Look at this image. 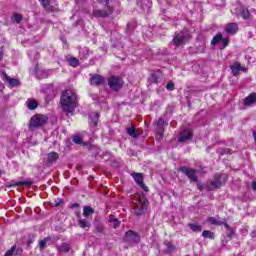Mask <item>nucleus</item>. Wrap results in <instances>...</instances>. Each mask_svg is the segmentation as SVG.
I'll use <instances>...</instances> for the list:
<instances>
[{
  "label": "nucleus",
  "instance_id": "ea45409f",
  "mask_svg": "<svg viewBox=\"0 0 256 256\" xmlns=\"http://www.w3.org/2000/svg\"><path fill=\"white\" fill-rule=\"evenodd\" d=\"M224 45V47H227L229 45V39L227 38H222V41H221Z\"/></svg>",
  "mask_w": 256,
  "mask_h": 256
},
{
  "label": "nucleus",
  "instance_id": "cd10ccee",
  "mask_svg": "<svg viewBox=\"0 0 256 256\" xmlns=\"http://www.w3.org/2000/svg\"><path fill=\"white\" fill-rule=\"evenodd\" d=\"M149 83H159V74L152 73L151 76L148 78Z\"/></svg>",
  "mask_w": 256,
  "mask_h": 256
},
{
  "label": "nucleus",
  "instance_id": "39448f33",
  "mask_svg": "<svg viewBox=\"0 0 256 256\" xmlns=\"http://www.w3.org/2000/svg\"><path fill=\"white\" fill-rule=\"evenodd\" d=\"M189 33L187 32H180L175 35V37L172 40L173 45H176V47H181V45H185L187 41H189Z\"/></svg>",
  "mask_w": 256,
  "mask_h": 256
},
{
  "label": "nucleus",
  "instance_id": "09e8293b",
  "mask_svg": "<svg viewBox=\"0 0 256 256\" xmlns=\"http://www.w3.org/2000/svg\"><path fill=\"white\" fill-rule=\"evenodd\" d=\"M1 173H2V172H1V170H0V177H1Z\"/></svg>",
  "mask_w": 256,
  "mask_h": 256
},
{
  "label": "nucleus",
  "instance_id": "20e7f679",
  "mask_svg": "<svg viewBox=\"0 0 256 256\" xmlns=\"http://www.w3.org/2000/svg\"><path fill=\"white\" fill-rule=\"evenodd\" d=\"M124 241L130 245H137L141 241V236L133 230H128L125 233Z\"/></svg>",
  "mask_w": 256,
  "mask_h": 256
},
{
  "label": "nucleus",
  "instance_id": "c9c22d12",
  "mask_svg": "<svg viewBox=\"0 0 256 256\" xmlns=\"http://www.w3.org/2000/svg\"><path fill=\"white\" fill-rule=\"evenodd\" d=\"M47 241H49V238H44L43 240H41V241L39 242V248H40L41 250L45 249V245H47Z\"/></svg>",
  "mask_w": 256,
  "mask_h": 256
},
{
  "label": "nucleus",
  "instance_id": "49530a36",
  "mask_svg": "<svg viewBox=\"0 0 256 256\" xmlns=\"http://www.w3.org/2000/svg\"><path fill=\"white\" fill-rule=\"evenodd\" d=\"M72 207H79V204L78 203H74V204H72Z\"/></svg>",
  "mask_w": 256,
  "mask_h": 256
},
{
  "label": "nucleus",
  "instance_id": "0eeeda50",
  "mask_svg": "<svg viewBox=\"0 0 256 256\" xmlns=\"http://www.w3.org/2000/svg\"><path fill=\"white\" fill-rule=\"evenodd\" d=\"M47 123V116L35 115L30 120V127H41Z\"/></svg>",
  "mask_w": 256,
  "mask_h": 256
},
{
  "label": "nucleus",
  "instance_id": "79ce46f5",
  "mask_svg": "<svg viewBox=\"0 0 256 256\" xmlns=\"http://www.w3.org/2000/svg\"><path fill=\"white\" fill-rule=\"evenodd\" d=\"M97 1L98 3H105V4L109 3V0H97Z\"/></svg>",
  "mask_w": 256,
  "mask_h": 256
},
{
  "label": "nucleus",
  "instance_id": "1a4fd4ad",
  "mask_svg": "<svg viewBox=\"0 0 256 256\" xmlns=\"http://www.w3.org/2000/svg\"><path fill=\"white\" fill-rule=\"evenodd\" d=\"M132 177L135 180V182L137 183V185H139V187H141V189H143L144 191H149V188L147 186H145V183H143V174L133 173Z\"/></svg>",
  "mask_w": 256,
  "mask_h": 256
},
{
  "label": "nucleus",
  "instance_id": "f3484780",
  "mask_svg": "<svg viewBox=\"0 0 256 256\" xmlns=\"http://www.w3.org/2000/svg\"><path fill=\"white\" fill-rule=\"evenodd\" d=\"M4 79L10 85V87H19V80L11 78L8 75L4 74Z\"/></svg>",
  "mask_w": 256,
  "mask_h": 256
},
{
  "label": "nucleus",
  "instance_id": "6ab92c4d",
  "mask_svg": "<svg viewBox=\"0 0 256 256\" xmlns=\"http://www.w3.org/2000/svg\"><path fill=\"white\" fill-rule=\"evenodd\" d=\"M239 15L243 17V19H249L251 17V13H249V9L245 7H240L239 8Z\"/></svg>",
  "mask_w": 256,
  "mask_h": 256
},
{
  "label": "nucleus",
  "instance_id": "5701e85b",
  "mask_svg": "<svg viewBox=\"0 0 256 256\" xmlns=\"http://www.w3.org/2000/svg\"><path fill=\"white\" fill-rule=\"evenodd\" d=\"M59 159V154L57 152H50L48 154V163H55Z\"/></svg>",
  "mask_w": 256,
  "mask_h": 256
},
{
  "label": "nucleus",
  "instance_id": "4be33fe9",
  "mask_svg": "<svg viewBox=\"0 0 256 256\" xmlns=\"http://www.w3.org/2000/svg\"><path fill=\"white\" fill-rule=\"evenodd\" d=\"M79 57L81 60L87 59L89 57V48L84 47L79 51Z\"/></svg>",
  "mask_w": 256,
  "mask_h": 256
},
{
  "label": "nucleus",
  "instance_id": "9b49d317",
  "mask_svg": "<svg viewBox=\"0 0 256 256\" xmlns=\"http://www.w3.org/2000/svg\"><path fill=\"white\" fill-rule=\"evenodd\" d=\"M193 137V132L191 130H184L180 133V136L178 138L179 143H185L186 141H189Z\"/></svg>",
  "mask_w": 256,
  "mask_h": 256
},
{
  "label": "nucleus",
  "instance_id": "a18cd8bd",
  "mask_svg": "<svg viewBox=\"0 0 256 256\" xmlns=\"http://www.w3.org/2000/svg\"><path fill=\"white\" fill-rule=\"evenodd\" d=\"M198 189H199L200 191H203V186H201V185L198 184Z\"/></svg>",
  "mask_w": 256,
  "mask_h": 256
},
{
  "label": "nucleus",
  "instance_id": "4468645a",
  "mask_svg": "<svg viewBox=\"0 0 256 256\" xmlns=\"http://www.w3.org/2000/svg\"><path fill=\"white\" fill-rule=\"evenodd\" d=\"M126 133L132 137V139H139V135H141V133H139V131L137 129H135L134 126L128 127L126 129Z\"/></svg>",
  "mask_w": 256,
  "mask_h": 256
},
{
  "label": "nucleus",
  "instance_id": "b1692460",
  "mask_svg": "<svg viewBox=\"0 0 256 256\" xmlns=\"http://www.w3.org/2000/svg\"><path fill=\"white\" fill-rule=\"evenodd\" d=\"M95 213V210L89 206H85L83 209V216L89 217V215H93Z\"/></svg>",
  "mask_w": 256,
  "mask_h": 256
},
{
  "label": "nucleus",
  "instance_id": "de8ad7c7",
  "mask_svg": "<svg viewBox=\"0 0 256 256\" xmlns=\"http://www.w3.org/2000/svg\"><path fill=\"white\" fill-rule=\"evenodd\" d=\"M253 136H254V141L256 143V132H253Z\"/></svg>",
  "mask_w": 256,
  "mask_h": 256
},
{
  "label": "nucleus",
  "instance_id": "37998d69",
  "mask_svg": "<svg viewBox=\"0 0 256 256\" xmlns=\"http://www.w3.org/2000/svg\"><path fill=\"white\" fill-rule=\"evenodd\" d=\"M252 189L253 191H256V181L252 182Z\"/></svg>",
  "mask_w": 256,
  "mask_h": 256
},
{
  "label": "nucleus",
  "instance_id": "c03bdc74",
  "mask_svg": "<svg viewBox=\"0 0 256 256\" xmlns=\"http://www.w3.org/2000/svg\"><path fill=\"white\" fill-rule=\"evenodd\" d=\"M222 225H224V227H226V229H230L229 224H227V222H222Z\"/></svg>",
  "mask_w": 256,
  "mask_h": 256
},
{
  "label": "nucleus",
  "instance_id": "2f4dec72",
  "mask_svg": "<svg viewBox=\"0 0 256 256\" xmlns=\"http://www.w3.org/2000/svg\"><path fill=\"white\" fill-rule=\"evenodd\" d=\"M28 109H30L31 111L37 109V101L35 100L28 101Z\"/></svg>",
  "mask_w": 256,
  "mask_h": 256
},
{
  "label": "nucleus",
  "instance_id": "473e14b6",
  "mask_svg": "<svg viewBox=\"0 0 256 256\" xmlns=\"http://www.w3.org/2000/svg\"><path fill=\"white\" fill-rule=\"evenodd\" d=\"M190 229L192 231H195L196 233H201V231H202L201 226L198 224H190Z\"/></svg>",
  "mask_w": 256,
  "mask_h": 256
},
{
  "label": "nucleus",
  "instance_id": "f8f14e48",
  "mask_svg": "<svg viewBox=\"0 0 256 256\" xmlns=\"http://www.w3.org/2000/svg\"><path fill=\"white\" fill-rule=\"evenodd\" d=\"M230 69L232 71V75H234L235 77H237V75H239V71H247V69H245V67L241 66V64L239 62H234L230 66Z\"/></svg>",
  "mask_w": 256,
  "mask_h": 256
},
{
  "label": "nucleus",
  "instance_id": "4c0bfd02",
  "mask_svg": "<svg viewBox=\"0 0 256 256\" xmlns=\"http://www.w3.org/2000/svg\"><path fill=\"white\" fill-rule=\"evenodd\" d=\"M166 89H167V91H173V89H175V84L173 82H169L166 85Z\"/></svg>",
  "mask_w": 256,
  "mask_h": 256
},
{
  "label": "nucleus",
  "instance_id": "a19ab883",
  "mask_svg": "<svg viewBox=\"0 0 256 256\" xmlns=\"http://www.w3.org/2000/svg\"><path fill=\"white\" fill-rule=\"evenodd\" d=\"M163 123H165V120H163V118H159L158 125H163Z\"/></svg>",
  "mask_w": 256,
  "mask_h": 256
},
{
  "label": "nucleus",
  "instance_id": "a878e982",
  "mask_svg": "<svg viewBox=\"0 0 256 256\" xmlns=\"http://www.w3.org/2000/svg\"><path fill=\"white\" fill-rule=\"evenodd\" d=\"M208 223H211V225H223V221L215 218V217H209L207 219Z\"/></svg>",
  "mask_w": 256,
  "mask_h": 256
},
{
  "label": "nucleus",
  "instance_id": "412c9836",
  "mask_svg": "<svg viewBox=\"0 0 256 256\" xmlns=\"http://www.w3.org/2000/svg\"><path fill=\"white\" fill-rule=\"evenodd\" d=\"M59 253H69L71 251V246L67 243H62L60 246H58Z\"/></svg>",
  "mask_w": 256,
  "mask_h": 256
},
{
  "label": "nucleus",
  "instance_id": "f704fd0d",
  "mask_svg": "<svg viewBox=\"0 0 256 256\" xmlns=\"http://www.w3.org/2000/svg\"><path fill=\"white\" fill-rule=\"evenodd\" d=\"M110 223H112V227L114 229H117V227H119L121 225V222H119V220L117 218L110 220Z\"/></svg>",
  "mask_w": 256,
  "mask_h": 256
},
{
  "label": "nucleus",
  "instance_id": "c756f323",
  "mask_svg": "<svg viewBox=\"0 0 256 256\" xmlns=\"http://www.w3.org/2000/svg\"><path fill=\"white\" fill-rule=\"evenodd\" d=\"M72 141L76 145H83V138H81V136H73Z\"/></svg>",
  "mask_w": 256,
  "mask_h": 256
},
{
  "label": "nucleus",
  "instance_id": "f257e3e1",
  "mask_svg": "<svg viewBox=\"0 0 256 256\" xmlns=\"http://www.w3.org/2000/svg\"><path fill=\"white\" fill-rule=\"evenodd\" d=\"M60 103L63 111L66 113H73L77 107V94L73 90L64 91Z\"/></svg>",
  "mask_w": 256,
  "mask_h": 256
},
{
  "label": "nucleus",
  "instance_id": "7ed1b4c3",
  "mask_svg": "<svg viewBox=\"0 0 256 256\" xmlns=\"http://www.w3.org/2000/svg\"><path fill=\"white\" fill-rule=\"evenodd\" d=\"M227 181V174H220L214 177L213 181L208 182V189H220V187Z\"/></svg>",
  "mask_w": 256,
  "mask_h": 256
},
{
  "label": "nucleus",
  "instance_id": "72a5a7b5",
  "mask_svg": "<svg viewBox=\"0 0 256 256\" xmlns=\"http://www.w3.org/2000/svg\"><path fill=\"white\" fill-rule=\"evenodd\" d=\"M12 21H15V23H21V21H23V16H21V14H14Z\"/></svg>",
  "mask_w": 256,
  "mask_h": 256
},
{
  "label": "nucleus",
  "instance_id": "7c9ffc66",
  "mask_svg": "<svg viewBox=\"0 0 256 256\" xmlns=\"http://www.w3.org/2000/svg\"><path fill=\"white\" fill-rule=\"evenodd\" d=\"M23 185H29V182L28 181H19V182H16L15 184H10V185H7V187H23Z\"/></svg>",
  "mask_w": 256,
  "mask_h": 256
},
{
  "label": "nucleus",
  "instance_id": "bb28decb",
  "mask_svg": "<svg viewBox=\"0 0 256 256\" xmlns=\"http://www.w3.org/2000/svg\"><path fill=\"white\" fill-rule=\"evenodd\" d=\"M202 237L205 239H215V234L209 230H204L202 233Z\"/></svg>",
  "mask_w": 256,
  "mask_h": 256
},
{
  "label": "nucleus",
  "instance_id": "423d86ee",
  "mask_svg": "<svg viewBox=\"0 0 256 256\" xmlns=\"http://www.w3.org/2000/svg\"><path fill=\"white\" fill-rule=\"evenodd\" d=\"M123 79L117 77V76H110L108 78V85L112 91H119L121 87H123Z\"/></svg>",
  "mask_w": 256,
  "mask_h": 256
},
{
  "label": "nucleus",
  "instance_id": "ddd939ff",
  "mask_svg": "<svg viewBox=\"0 0 256 256\" xmlns=\"http://www.w3.org/2000/svg\"><path fill=\"white\" fill-rule=\"evenodd\" d=\"M91 85H96L99 87V85H103L105 83V78L99 74H95L90 79Z\"/></svg>",
  "mask_w": 256,
  "mask_h": 256
},
{
  "label": "nucleus",
  "instance_id": "58836bf2",
  "mask_svg": "<svg viewBox=\"0 0 256 256\" xmlns=\"http://www.w3.org/2000/svg\"><path fill=\"white\" fill-rule=\"evenodd\" d=\"M41 5H43L44 7H49V0H39Z\"/></svg>",
  "mask_w": 256,
  "mask_h": 256
},
{
  "label": "nucleus",
  "instance_id": "9d476101",
  "mask_svg": "<svg viewBox=\"0 0 256 256\" xmlns=\"http://www.w3.org/2000/svg\"><path fill=\"white\" fill-rule=\"evenodd\" d=\"M225 31L228 35H235L237 31H239V25H237L235 22L228 23L226 25Z\"/></svg>",
  "mask_w": 256,
  "mask_h": 256
},
{
  "label": "nucleus",
  "instance_id": "6e6552de",
  "mask_svg": "<svg viewBox=\"0 0 256 256\" xmlns=\"http://www.w3.org/2000/svg\"><path fill=\"white\" fill-rule=\"evenodd\" d=\"M180 171L184 173V175H186L191 182L196 183L197 172L195 171V169L188 168L187 166H182L180 167Z\"/></svg>",
  "mask_w": 256,
  "mask_h": 256
},
{
  "label": "nucleus",
  "instance_id": "393cba45",
  "mask_svg": "<svg viewBox=\"0 0 256 256\" xmlns=\"http://www.w3.org/2000/svg\"><path fill=\"white\" fill-rule=\"evenodd\" d=\"M222 39H223V34L221 33L216 34L211 41V45H217V43L222 41Z\"/></svg>",
  "mask_w": 256,
  "mask_h": 256
},
{
  "label": "nucleus",
  "instance_id": "e433bc0d",
  "mask_svg": "<svg viewBox=\"0 0 256 256\" xmlns=\"http://www.w3.org/2000/svg\"><path fill=\"white\" fill-rule=\"evenodd\" d=\"M95 229H96V233H103V231L105 230L102 224L96 225Z\"/></svg>",
  "mask_w": 256,
  "mask_h": 256
},
{
  "label": "nucleus",
  "instance_id": "f03ea898",
  "mask_svg": "<svg viewBox=\"0 0 256 256\" xmlns=\"http://www.w3.org/2000/svg\"><path fill=\"white\" fill-rule=\"evenodd\" d=\"M132 203L134 205L135 215H143L147 211V205L149 200L143 194H137L132 198Z\"/></svg>",
  "mask_w": 256,
  "mask_h": 256
},
{
  "label": "nucleus",
  "instance_id": "c85d7f7f",
  "mask_svg": "<svg viewBox=\"0 0 256 256\" xmlns=\"http://www.w3.org/2000/svg\"><path fill=\"white\" fill-rule=\"evenodd\" d=\"M68 61L71 67H79V59L75 57H70Z\"/></svg>",
  "mask_w": 256,
  "mask_h": 256
},
{
  "label": "nucleus",
  "instance_id": "aec40b11",
  "mask_svg": "<svg viewBox=\"0 0 256 256\" xmlns=\"http://www.w3.org/2000/svg\"><path fill=\"white\" fill-rule=\"evenodd\" d=\"M255 101H256V93H252L248 97H246V99L244 100V105H247V106L253 105Z\"/></svg>",
  "mask_w": 256,
  "mask_h": 256
},
{
  "label": "nucleus",
  "instance_id": "2eb2a0df",
  "mask_svg": "<svg viewBox=\"0 0 256 256\" xmlns=\"http://www.w3.org/2000/svg\"><path fill=\"white\" fill-rule=\"evenodd\" d=\"M93 17H109L111 15L110 10H93Z\"/></svg>",
  "mask_w": 256,
  "mask_h": 256
},
{
  "label": "nucleus",
  "instance_id": "dca6fc26",
  "mask_svg": "<svg viewBox=\"0 0 256 256\" xmlns=\"http://www.w3.org/2000/svg\"><path fill=\"white\" fill-rule=\"evenodd\" d=\"M78 225L81 227V229H86V231H89L91 229V222L87 219H79Z\"/></svg>",
  "mask_w": 256,
  "mask_h": 256
},
{
  "label": "nucleus",
  "instance_id": "a211bd4d",
  "mask_svg": "<svg viewBox=\"0 0 256 256\" xmlns=\"http://www.w3.org/2000/svg\"><path fill=\"white\" fill-rule=\"evenodd\" d=\"M99 123V113L95 112L90 115V125H93V127H97V124Z\"/></svg>",
  "mask_w": 256,
  "mask_h": 256
}]
</instances>
